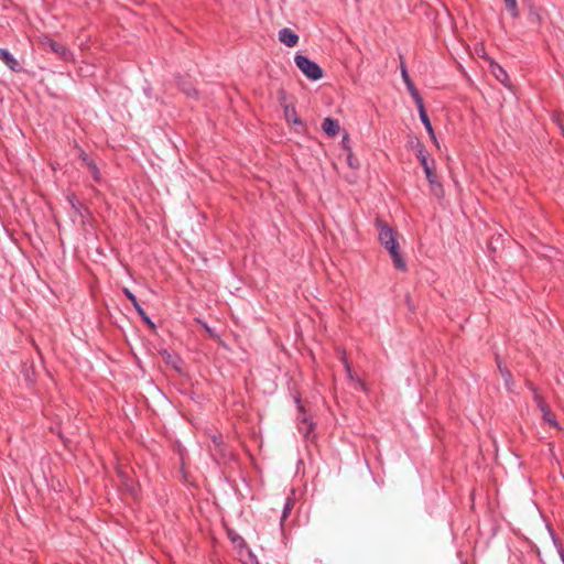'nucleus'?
<instances>
[{
  "label": "nucleus",
  "instance_id": "nucleus-1",
  "mask_svg": "<svg viewBox=\"0 0 564 564\" xmlns=\"http://www.w3.org/2000/svg\"><path fill=\"white\" fill-rule=\"evenodd\" d=\"M375 225L378 229L379 242L389 252L393 267L400 272H406L408 263L400 251L399 232L380 217H376Z\"/></svg>",
  "mask_w": 564,
  "mask_h": 564
},
{
  "label": "nucleus",
  "instance_id": "nucleus-2",
  "mask_svg": "<svg viewBox=\"0 0 564 564\" xmlns=\"http://www.w3.org/2000/svg\"><path fill=\"white\" fill-rule=\"evenodd\" d=\"M294 402L299 411V432L302 433L304 438L308 440L316 429V423L313 421L312 416L307 414L305 406L302 404L301 394L299 392L294 395Z\"/></svg>",
  "mask_w": 564,
  "mask_h": 564
},
{
  "label": "nucleus",
  "instance_id": "nucleus-3",
  "mask_svg": "<svg viewBox=\"0 0 564 564\" xmlns=\"http://www.w3.org/2000/svg\"><path fill=\"white\" fill-rule=\"evenodd\" d=\"M295 65L311 80H318L323 77V69L318 64L311 61L307 56L296 54L294 57Z\"/></svg>",
  "mask_w": 564,
  "mask_h": 564
},
{
  "label": "nucleus",
  "instance_id": "nucleus-4",
  "mask_svg": "<svg viewBox=\"0 0 564 564\" xmlns=\"http://www.w3.org/2000/svg\"><path fill=\"white\" fill-rule=\"evenodd\" d=\"M159 352L167 366H171L177 373L184 375V369L182 367L184 361L178 354L170 352L165 348L161 349Z\"/></svg>",
  "mask_w": 564,
  "mask_h": 564
},
{
  "label": "nucleus",
  "instance_id": "nucleus-5",
  "mask_svg": "<svg viewBox=\"0 0 564 564\" xmlns=\"http://www.w3.org/2000/svg\"><path fill=\"white\" fill-rule=\"evenodd\" d=\"M539 409L543 413V420L551 426L560 429L558 422L556 421L555 414L552 412L550 405L540 397H534Z\"/></svg>",
  "mask_w": 564,
  "mask_h": 564
},
{
  "label": "nucleus",
  "instance_id": "nucleus-6",
  "mask_svg": "<svg viewBox=\"0 0 564 564\" xmlns=\"http://www.w3.org/2000/svg\"><path fill=\"white\" fill-rule=\"evenodd\" d=\"M284 118L288 121V123L295 126V131L301 132L304 130V122L301 120V118L297 116V112L295 110V107L292 105H284Z\"/></svg>",
  "mask_w": 564,
  "mask_h": 564
},
{
  "label": "nucleus",
  "instance_id": "nucleus-7",
  "mask_svg": "<svg viewBox=\"0 0 564 564\" xmlns=\"http://www.w3.org/2000/svg\"><path fill=\"white\" fill-rule=\"evenodd\" d=\"M44 45H47L50 50L53 53H55L58 57H61L63 61H68L72 57L70 51L62 43H58L51 39H46Z\"/></svg>",
  "mask_w": 564,
  "mask_h": 564
},
{
  "label": "nucleus",
  "instance_id": "nucleus-8",
  "mask_svg": "<svg viewBox=\"0 0 564 564\" xmlns=\"http://www.w3.org/2000/svg\"><path fill=\"white\" fill-rule=\"evenodd\" d=\"M426 185L430 188V192L433 196H435L440 202L445 196V185L441 182V178H424Z\"/></svg>",
  "mask_w": 564,
  "mask_h": 564
},
{
  "label": "nucleus",
  "instance_id": "nucleus-9",
  "mask_svg": "<svg viewBox=\"0 0 564 564\" xmlns=\"http://www.w3.org/2000/svg\"><path fill=\"white\" fill-rule=\"evenodd\" d=\"M279 40L288 47H294L299 43V35L289 28L279 31Z\"/></svg>",
  "mask_w": 564,
  "mask_h": 564
},
{
  "label": "nucleus",
  "instance_id": "nucleus-10",
  "mask_svg": "<svg viewBox=\"0 0 564 564\" xmlns=\"http://www.w3.org/2000/svg\"><path fill=\"white\" fill-rule=\"evenodd\" d=\"M0 59L12 70L19 73L22 70L20 63L6 48L0 47Z\"/></svg>",
  "mask_w": 564,
  "mask_h": 564
},
{
  "label": "nucleus",
  "instance_id": "nucleus-11",
  "mask_svg": "<svg viewBox=\"0 0 564 564\" xmlns=\"http://www.w3.org/2000/svg\"><path fill=\"white\" fill-rule=\"evenodd\" d=\"M226 532H227V536L228 539L230 540V542L234 544V546L236 549H238V552L241 553L242 550H246L248 552V550H250L246 543V541L243 540L242 536H240L234 529H229L227 528L226 529Z\"/></svg>",
  "mask_w": 564,
  "mask_h": 564
},
{
  "label": "nucleus",
  "instance_id": "nucleus-12",
  "mask_svg": "<svg viewBox=\"0 0 564 564\" xmlns=\"http://www.w3.org/2000/svg\"><path fill=\"white\" fill-rule=\"evenodd\" d=\"M322 130L329 137H335L340 130L338 120L327 117L323 120Z\"/></svg>",
  "mask_w": 564,
  "mask_h": 564
},
{
  "label": "nucleus",
  "instance_id": "nucleus-13",
  "mask_svg": "<svg viewBox=\"0 0 564 564\" xmlns=\"http://www.w3.org/2000/svg\"><path fill=\"white\" fill-rule=\"evenodd\" d=\"M213 442L215 444V451H216L215 455H219L220 458L224 459L225 462L231 460L235 458V454L232 452H230L221 441L214 437Z\"/></svg>",
  "mask_w": 564,
  "mask_h": 564
},
{
  "label": "nucleus",
  "instance_id": "nucleus-14",
  "mask_svg": "<svg viewBox=\"0 0 564 564\" xmlns=\"http://www.w3.org/2000/svg\"><path fill=\"white\" fill-rule=\"evenodd\" d=\"M505 237L502 234L492 236L488 241V249L491 253H496L498 250L503 249Z\"/></svg>",
  "mask_w": 564,
  "mask_h": 564
},
{
  "label": "nucleus",
  "instance_id": "nucleus-15",
  "mask_svg": "<svg viewBox=\"0 0 564 564\" xmlns=\"http://www.w3.org/2000/svg\"><path fill=\"white\" fill-rule=\"evenodd\" d=\"M67 200L70 204L72 208L76 212V214L83 216L82 209L87 210V208L80 200H78L77 196L74 193L67 195Z\"/></svg>",
  "mask_w": 564,
  "mask_h": 564
},
{
  "label": "nucleus",
  "instance_id": "nucleus-16",
  "mask_svg": "<svg viewBox=\"0 0 564 564\" xmlns=\"http://www.w3.org/2000/svg\"><path fill=\"white\" fill-rule=\"evenodd\" d=\"M490 67L492 74L499 82L505 83L508 79L506 70L500 65H498L495 62H491Z\"/></svg>",
  "mask_w": 564,
  "mask_h": 564
},
{
  "label": "nucleus",
  "instance_id": "nucleus-17",
  "mask_svg": "<svg viewBox=\"0 0 564 564\" xmlns=\"http://www.w3.org/2000/svg\"><path fill=\"white\" fill-rule=\"evenodd\" d=\"M138 315L140 316L141 321L153 332L156 329V325L154 322L149 317L147 312L143 310L142 306L135 308Z\"/></svg>",
  "mask_w": 564,
  "mask_h": 564
},
{
  "label": "nucleus",
  "instance_id": "nucleus-18",
  "mask_svg": "<svg viewBox=\"0 0 564 564\" xmlns=\"http://www.w3.org/2000/svg\"><path fill=\"white\" fill-rule=\"evenodd\" d=\"M496 360H497L498 369H499L501 376L503 377L506 384H509V382L512 381L511 371L508 369V367L506 365L502 364L499 356H497Z\"/></svg>",
  "mask_w": 564,
  "mask_h": 564
},
{
  "label": "nucleus",
  "instance_id": "nucleus-19",
  "mask_svg": "<svg viewBox=\"0 0 564 564\" xmlns=\"http://www.w3.org/2000/svg\"><path fill=\"white\" fill-rule=\"evenodd\" d=\"M420 119L422 121V123L424 124L429 135L431 139L435 140V133H434V130H433V127H432V123L430 121V118L427 116V112L426 111H421L420 113Z\"/></svg>",
  "mask_w": 564,
  "mask_h": 564
},
{
  "label": "nucleus",
  "instance_id": "nucleus-20",
  "mask_svg": "<svg viewBox=\"0 0 564 564\" xmlns=\"http://www.w3.org/2000/svg\"><path fill=\"white\" fill-rule=\"evenodd\" d=\"M507 11L510 13L512 18L519 17V9L517 0H503Z\"/></svg>",
  "mask_w": 564,
  "mask_h": 564
},
{
  "label": "nucleus",
  "instance_id": "nucleus-21",
  "mask_svg": "<svg viewBox=\"0 0 564 564\" xmlns=\"http://www.w3.org/2000/svg\"><path fill=\"white\" fill-rule=\"evenodd\" d=\"M23 376L28 384H33L35 382V371L33 369V366L26 367L24 366L23 369Z\"/></svg>",
  "mask_w": 564,
  "mask_h": 564
},
{
  "label": "nucleus",
  "instance_id": "nucleus-22",
  "mask_svg": "<svg viewBox=\"0 0 564 564\" xmlns=\"http://www.w3.org/2000/svg\"><path fill=\"white\" fill-rule=\"evenodd\" d=\"M401 74H402V78L406 85L408 91L414 90L416 87L414 86V84H413L412 79L410 78L409 73H408L406 68L403 66V64L401 65Z\"/></svg>",
  "mask_w": 564,
  "mask_h": 564
},
{
  "label": "nucleus",
  "instance_id": "nucleus-23",
  "mask_svg": "<svg viewBox=\"0 0 564 564\" xmlns=\"http://www.w3.org/2000/svg\"><path fill=\"white\" fill-rule=\"evenodd\" d=\"M122 292H123L124 296L132 303L134 308H138L141 306L137 296L130 291V289L123 288Z\"/></svg>",
  "mask_w": 564,
  "mask_h": 564
},
{
  "label": "nucleus",
  "instance_id": "nucleus-24",
  "mask_svg": "<svg viewBox=\"0 0 564 564\" xmlns=\"http://www.w3.org/2000/svg\"><path fill=\"white\" fill-rule=\"evenodd\" d=\"M83 161L87 164L89 172L93 174V176H97L99 173L97 165L88 156H85Z\"/></svg>",
  "mask_w": 564,
  "mask_h": 564
},
{
  "label": "nucleus",
  "instance_id": "nucleus-25",
  "mask_svg": "<svg viewBox=\"0 0 564 564\" xmlns=\"http://www.w3.org/2000/svg\"><path fill=\"white\" fill-rule=\"evenodd\" d=\"M343 359H344V362H345V368H346L348 378L351 379V380H357L360 384L364 386V382L359 378H355L354 372L351 370V367L348 364L346 357H344Z\"/></svg>",
  "mask_w": 564,
  "mask_h": 564
},
{
  "label": "nucleus",
  "instance_id": "nucleus-26",
  "mask_svg": "<svg viewBox=\"0 0 564 564\" xmlns=\"http://www.w3.org/2000/svg\"><path fill=\"white\" fill-rule=\"evenodd\" d=\"M293 505H294L293 500L289 498L286 503H285V506H284L283 514H282V518H281L282 520H284V519H286L289 517Z\"/></svg>",
  "mask_w": 564,
  "mask_h": 564
},
{
  "label": "nucleus",
  "instance_id": "nucleus-27",
  "mask_svg": "<svg viewBox=\"0 0 564 564\" xmlns=\"http://www.w3.org/2000/svg\"><path fill=\"white\" fill-rule=\"evenodd\" d=\"M347 162L349 164L350 167L352 169H357L359 166V161L358 159H356L351 152H348L347 154Z\"/></svg>",
  "mask_w": 564,
  "mask_h": 564
},
{
  "label": "nucleus",
  "instance_id": "nucleus-28",
  "mask_svg": "<svg viewBox=\"0 0 564 564\" xmlns=\"http://www.w3.org/2000/svg\"><path fill=\"white\" fill-rule=\"evenodd\" d=\"M182 89L188 97H195L197 95V90L189 85H184Z\"/></svg>",
  "mask_w": 564,
  "mask_h": 564
},
{
  "label": "nucleus",
  "instance_id": "nucleus-29",
  "mask_svg": "<svg viewBox=\"0 0 564 564\" xmlns=\"http://www.w3.org/2000/svg\"><path fill=\"white\" fill-rule=\"evenodd\" d=\"M422 165H423V167H424V171H425L426 176H431V175H432V169H431V166L429 165L426 158H423V159H422Z\"/></svg>",
  "mask_w": 564,
  "mask_h": 564
},
{
  "label": "nucleus",
  "instance_id": "nucleus-30",
  "mask_svg": "<svg viewBox=\"0 0 564 564\" xmlns=\"http://www.w3.org/2000/svg\"><path fill=\"white\" fill-rule=\"evenodd\" d=\"M278 97H279V101H280L281 106L284 108V105H288L285 102V100H286L285 91L284 90H280L279 94H278Z\"/></svg>",
  "mask_w": 564,
  "mask_h": 564
},
{
  "label": "nucleus",
  "instance_id": "nucleus-31",
  "mask_svg": "<svg viewBox=\"0 0 564 564\" xmlns=\"http://www.w3.org/2000/svg\"><path fill=\"white\" fill-rule=\"evenodd\" d=\"M248 557H249L250 564H260L257 556L253 554V552L251 550H248Z\"/></svg>",
  "mask_w": 564,
  "mask_h": 564
},
{
  "label": "nucleus",
  "instance_id": "nucleus-32",
  "mask_svg": "<svg viewBox=\"0 0 564 564\" xmlns=\"http://www.w3.org/2000/svg\"><path fill=\"white\" fill-rule=\"evenodd\" d=\"M414 101L416 104V107H417V110H419V115L421 113V111H426L422 97L420 99H417V100H414Z\"/></svg>",
  "mask_w": 564,
  "mask_h": 564
},
{
  "label": "nucleus",
  "instance_id": "nucleus-33",
  "mask_svg": "<svg viewBox=\"0 0 564 564\" xmlns=\"http://www.w3.org/2000/svg\"><path fill=\"white\" fill-rule=\"evenodd\" d=\"M409 93H410V95L412 96V98L414 100H417V99L421 98V95H420V93H419V90L416 88L414 90L409 91Z\"/></svg>",
  "mask_w": 564,
  "mask_h": 564
},
{
  "label": "nucleus",
  "instance_id": "nucleus-34",
  "mask_svg": "<svg viewBox=\"0 0 564 564\" xmlns=\"http://www.w3.org/2000/svg\"><path fill=\"white\" fill-rule=\"evenodd\" d=\"M452 184L458 192H460V186L457 178H452Z\"/></svg>",
  "mask_w": 564,
  "mask_h": 564
},
{
  "label": "nucleus",
  "instance_id": "nucleus-35",
  "mask_svg": "<svg viewBox=\"0 0 564 564\" xmlns=\"http://www.w3.org/2000/svg\"><path fill=\"white\" fill-rule=\"evenodd\" d=\"M59 438L63 441L64 445H65V446H67V444H68L69 440H68V438H66V437H64V435H63V434H59Z\"/></svg>",
  "mask_w": 564,
  "mask_h": 564
},
{
  "label": "nucleus",
  "instance_id": "nucleus-36",
  "mask_svg": "<svg viewBox=\"0 0 564 564\" xmlns=\"http://www.w3.org/2000/svg\"><path fill=\"white\" fill-rule=\"evenodd\" d=\"M347 142H348V137H345V138L343 139V144H344L345 149H348V148H347Z\"/></svg>",
  "mask_w": 564,
  "mask_h": 564
},
{
  "label": "nucleus",
  "instance_id": "nucleus-37",
  "mask_svg": "<svg viewBox=\"0 0 564 564\" xmlns=\"http://www.w3.org/2000/svg\"><path fill=\"white\" fill-rule=\"evenodd\" d=\"M206 330L213 335V330L208 327V326H205Z\"/></svg>",
  "mask_w": 564,
  "mask_h": 564
},
{
  "label": "nucleus",
  "instance_id": "nucleus-38",
  "mask_svg": "<svg viewBox=\"0 0 564 564\" xmlns=\"http://www.w3.org/2000/svg\"><path fill=\"white\" fill-rule=\"evenodd\" d=\"M96 182L100 183L104 178L96 177L94 178Z\"/></svg>",
  "mask_w": 564,
  "mask_h": 564
}]
</instances>
